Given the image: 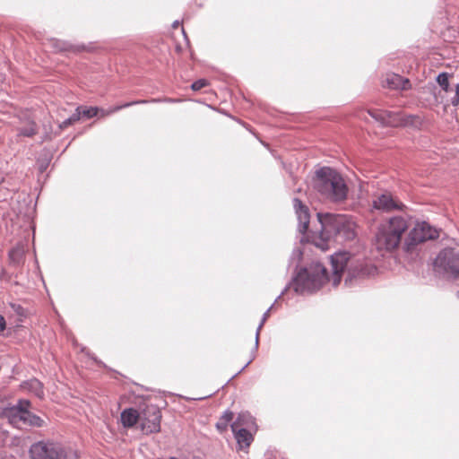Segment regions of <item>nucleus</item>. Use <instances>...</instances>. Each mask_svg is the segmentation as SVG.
<instances>
[{"label":"nucleus","mask_w":459,"mask_h":459,"mask_svg":"<svg viewBox=\"0 0 459 459\" xmlns=\"http://www.w3.org/2000/svg\"><path fill=\"white\" fill-rule=\"evenodd\" d=\"M293 207L298 219V230L302 235L301 243H311L321 250L328 249L331 240L343 244L353 241L357 237V224L348 214L317 212L319 231H308L310 222L309 209L300 199H293Z\"/></svg>","instance_id":"nucleus-1"},{"label":"nucleus","mask_w":459,"mask_h":459,"mask_svg":"<svg viewBox=\"0 0 459 459\" xmlns=\"http://www.w3.org/2000/svg\"><path fill=\"white\" fill-rule=\"evenodd\" d=\"M302 258L303 251L299 247H295L288 264V267L295 266V272L275 301H278L290 288L298 295L313 294L329 281L327 270L320 262H312L304 267H299Z\"/></svg>","instance_id":"nucleus-2"},{"label":"nucleus","mask_w":459,"mask_h":459,"mask_svg":"<svg viewBox=\"0 0 459 459\" xmlns=\"http://www.w3.org/2000/svg\"><path fill=\"white\" fill-rule=\"evenodd\" d=\"M331 264L333 268L332 281L334 287L340 283L342 273L344 272L346 273L344 285L347 287H354L360 281L376 274L377 272V268L369 261L352 256L346 251L333 254Z\"/></svg>","instance_id":"nucleus-3"},{"label":"nucleus","mask_w":459,"mask_h":459,"mask_svg":"<svg viewBox=\"0 0 459 459\" xmlns=\"http://www.w3.org/2000/svg\"><path fill=\"white\" fill-rule=\"evenodd\" d=\"M312 186L325 199L340 203L347 198L348 187L342 177L330 167H322L316 170L312 178Z\"/></svg>","instance_id":"nucleus-4"},{"label":"nucleus","mask_w":459,"mask_h":459,"mask_svg":"<svg viewBox=\"0 0 459 459\" xmlns=\"http://www.w3.org/2000/svg\"><path fill=\"white\" fill-rule=\"evenodd\" d=\"M407 220L403 216H394L388 223L380 228L377 235L378 244L386 250L396 248L401 243L403 234L408 230Z\"/></svg>","instance_id":"nucleus-5"},{"label":"nucleus","mask_w":459,"mask_h":459,"mask_svg":"<svg viewBox=\"0 0 459 459\" xmlns=\"http://www.w3.org/2000/svg\"><path fill=\"white\" fill-rule=\"evenodd\" d=\"M433 265L437 273L459 279V250L454 247L443 248L435 258Z\"/></svg>","instance_id":"nucleus-6"},{"label":"nucleus","mask_w":459,"mask_h":459,"mask_svg":"<svg viewBox=\"0 0 459 459\" xmlns=\"http://www.w3.org/2000/svg\"><path fill=\"white\" fill-rule=\"evenodd\" d=\"M30 405V401L19 400L16 405L5 407L3 410V415L13 422L19 420L31 427H42L44 420L39 416L29 411Z\"/></svg>","instance_id":"nucleus-7"},{"label":"nucleus","mask_w":459,"mask_h":459,"mask_svg":"<svg viewBox=\"0 0 459 459\" xmlns=\"http://www.w3.org/2000/svg\"><path fill=\"white\" fill-rule=\"evenodd\" d=\"M439 237V232L426 221L417 222L410 230L408 237L404 241V249L411 251L414 247L425 241L436 239Z\"/></svg>","instance_id":"nucleus-8"},{"label":"nucleus","mask_w":459,"mask_h":459,"mask_svg":"<svg viewBox=\"0 0 459 459\" xmlns=\"http://www.w3.org/2000/svg\"><path fill=\"white\" fill-rule=\"evenodd\" d=\"M32 459H65V449L56 443L39 441L30 448Z\"/></svg>","instance_id":"nucleus-9"},{"label":"nucleus","mask_w":459,"mask_h":459,"mask_svg":"<svg viewBox=\"0 0 459 459\" xmlns=\"http://www.w3.org/2000/svg\"><path fill=\"white\" fill-rule=\"evenodd\" d=\"M142 429L146 434L158 433L160 430L161 412L155 405H147L143 410Z\"/></svg>","instance_id":"nucleus-10"},{"label":"nucleus","mask_w":459,"mask_h":459,"mask_svg":"<svg viewBox=\"0 0 459 459\" xmlns=\"http://www.w3.org/2000/svg\"><path fill=\"white\" fill-rule=\"evenodd\" d=\"M372 207L383 212L402 211L405 205L391 193L385 192L372 201Z\"/></svg>","instance_id":"nucleus-11"},{"label":"nucleus","mask_w":459,"mask_h":459,"mask_svg":"<svg viewBox=\"0 0 459 459\" xmlns=\"http://www.w3.org/2000/svg\"><path fill=\"white\" fill-rule=\"evenodd\" d=\"M231 429L236 428H246V429L256 432L258 427L255 419L248 411H241L238 414L236 420L230 424Z\"/></svg>","instance_id":"nucleus-12"},{"label":"nucleus","mask_w":459,"mask_h":459,"mask_svg":"<svg viewBox=\"0 0 459 459\" xmlns=\"http://www.w3.org/2000/svg\"><path fill=\"white\" fill-rule=\"evenodd\" d=\"M231 430L234 434L235 439L237 440L239 450L248 448L254 441V436L252 434L253 430L246 429V428H236Z\"/></svg>","instance_id":"nucleus-13"},{"label":"nucleus","mask_w":459,"mask_h":459,"mask_svg":"<svg viewBox=\"0 0 459 459\" xmlns=\"http://www.w3.org/2000/svg\"><path fill=\"white\" fill-rule=\"evenodd\" d=\"M178 101H180V100L171 99V98H163V99L157 98V99H151V100H133V101H130V102H126V103H124L122 105L115 106V107L111 108L110 110L108 113L110 114V113L117 112V111H119V110H121L123 108H129V107H132V106H134V105H138V104L160 103V102L175 103V102H178Z\"/></svg>","instance_id":"nucleus-14"},{"label":"nucleus","mask_w":459,"mask_h":459,"mask_svg":"<svg viewBox=\"0 0 459 459\" xmlns=\"http://www.w3.org/2000/svg\"><path fill=\"white\" fill-rule=\"evenodd\" d=\"M140 414L134 408H126L120 414L121 424L124 428H133L138 421Z\"/></svg>","instance_id":"nucleus-15"},{"label":"nucleus","mask_w":459,"mask_h":459,"mask_svg":"<svg viewBox=\"0 0 459 459\" xmlns=\"http://www.w3.org/2000/svg\"><path fill=\"white\" fill-rule=\"evenodd\" d=\"M22 387L32 393L39 399H44L45 397L44 385L42 382L35 377L22 382Z\"/></svg>","instance_id":"nucleus-16"},{"label":"nucleus","mask_w":459,"mask_h":459,"mask_svg":"<svg viewBox=\"0 0 459 459\" xmlns=\"http://www.w3.org/2000/svg\"><path fill=\"white\" fill-rule=\"evenodd\" d=\"M385 82L386 86L393 90H404L406 89V84L410 83L408 79H404L397 74H387Z\"/></svg>","instance_id":"nucleus-17"},{"label":"nucleus","mask_w":459,"mask_h":459,"mask_svg":"<svg viewBox=\"0 0 459 459\" xmlns=\"http://www.w3.org/2000/svg\"><path fill=\"white\" fill-rule=\"evenodd\" d=\"M38 133V126L35 121L29 120L26 125L18 128V135L23 137H32Z\"/></svg>","instance_id":"nucleus-18"},{"label":"nucleus","mask_w":459,"mask_h":459,"mask_svg":"<svg viewBox=\"0 0 459 459\" xmlns=\"http://www.w3.org/2000/svg\"><path fill=\"white\" fill-rule=\"evenodd\" d=\"M233 416V412L230 411V410H227L220 417L219 420L215 425L216 429L220 433H223L228 429L229 424L232 420Z\"/></svg>","instance_id":"nucleus-19"},{"label":"nucleus","mask_w":459,"mask_h":459,"mask_svg":"<svg viewBox=\"0 0 459 459\" xmlns=\"http://www.w3.org/2000/svg\"><path fill=\"white\" fill-rule=\"evenodd\" d=\"M263 325H264V324H262L260 322V324L257 326V329H256V332H255V345H254V348L251 351L249 360L237 372V374L235 376H238L242 371H244L245 368L255 359L256 352H257V350H258V345H259V334H260V331H261Z\"/></svg>","instance_id":"nucleus-20"},{"label":"nucleus","mask_w":459,"mask_h":459,"mask_svg":"<svg viewBox=\"0 0 459 459\" xmlns=\"http://www.w3.org/2000/svg\"><path fill=\"white\" fill-rule=\"evenodd\" d=\"M402 114L399 112L388 111V116H385V119L383 126L399 127L402 126Z\"/></svg>","instance_id":"nucleus-21"},{"label":"nucleus","mask_w":459,"mask_h":459,"mask_svg":"<svg viewBox=\"0 0 459 459\" xmlns=\"http://www.w3.org/2000/svg\"><path fill=\"white\" fill-rule=\"evenodd\" d=\"M421 118L417 115H403L402 116V127H413L419 128L421 126Z\"/></svg>","instance_id":"nucleus-22"},{"label":"nucleus","mask_w":459,"mask_h":459,"mask_svg":"<svg viewBox=\"0 0 459 459\" xmlns=\"http://www.w3.org/2000/svg\"><path fill=\"white\" fill-rule=\"evenodd\" d=\"M9 259L13 264H20L24 255L23 246L21 244H17L13 247L8 253Z\"/></svg>","instance_id":"nucleus-23"},{"label":"nucleus","mask_w":459,"mask_h":459,"mask_svg":"<svg viewBox=\"0 0 459 459\" xmlns=\"http://www.w3.org/2000/svg\"><path fill=\"white\" fill-rule=\"evenodd\" d=\"M81 117V108H76L75 112L73 113L68 118L65 119L60 125V129H65L68 127L70 125L78 121Z\"/></svg>","instance_id":"nucleus-24"},{"label":"nucleus","mask_w":459,"mask_h":459,"mask_svg":"<svg viewBox=\"0 0 459 459\" xmlns=\"http://www.w3.org/2000/svg\"><path fill=\"white\" fill-rule=\"evenodd\" d=\"M448 78L449 74L446 72L440 73L436 78L437 82L444 91H447L449 89Z\"/></svg>","instance_id":"nucleus-25"},{"label":"nucleus","mask_w":459,"mask_h":459,"mask_svg":"<svg viewBox=\"0 0 459 459\" xmlns=\"http://www.w3.org/2000/svg\"><path fill=\"white\" fill-rule=\"evenodd\" d=\"M368 114L372 118H374L376 121L379 122L381 126H384V122L385 119V116H388V110H369Z\"/></svg>","instance_id":"nucleus-26"},{"label":"nucleus","mask_w":459,"mask_h":459,"mask_svg":"<svg viewBox=\"0 0 459 459\" xmlns=\"http://www.w3.org/2000/svg\"><path fill=\"white\" fill-rule=\"evenodd\" d=\"M60 49L61 50H74L75 52H81V51H84V50H89V48L85 46V45H76V46H74L68 42H62L61 43V46H60Z\"/></svg>","instance_id":"nucleus-27"},{"label":"nucleus","mask_w":459,"mask_h":459,"mask_svg":"<svg viewBox=\"0 0 459 459\" xmlns=\"http://www.w3.org/2000/svg\"><path fill=\"white\" fill-rule=\"evenodd\" d=\"M81 108V116L91 118L98 115L99 108L97 107H80Z\"/></svg>","instance_id":"nucleus-28"},{"label":"nucleus","mask_w":459,"mask_h":459,"mask_svg":"<svg viewBox=\"0 0 459 459\" xmlns=\"http://www.w3.org/2000/svg\"><path fill=\"white\" fill-rule=\"evenodd\" d=\"M208 85L206 79H198L191 84V89L195 91H199Z\"/></svg>","instance_id":"nucleus-29"},{"label":"nucleus","mask_w":459,"mask_h":459,"mask_svg":"<svg viewBox=\"0 0 459 459\" xmlns=\"http://www.w3.org/2000/svg\"><path fill=\"white\" fill-rule=\"evenodd\" d=\"M50 158L48 157H46L44 159H39L38 160V163H39V170L40 173H43L47 170L48 167L49 166V163H50Z\"/></svg>","instance_id":"nucleus-30"},{"label":"nucleus","mask_w":459,"mask_h":459,"mask_svg":"<svg viewBox=\"0 0 459 459\" xmlns=\"http://www.w3.org/2000/svg\"><path fill=\"white\" fill-rule=\"evenodd\" d=\"M11 307L13 310L19 316H25V309L24 307L20 304L12 303Z\"/></svg>","instance_id":"nucleus-31"},{"label":"nucleus","mask_w":459,"mask_h":459,"mask_svg":"<svg viewBox=\"0 0 459 459\" xmlns=\"http://www.w3.org/2000/svg\"><path fill=\"white\" fill-rule=\"evenodd\" d=\"M277 301L274 300L273 304L271 305V307L264 313L263 316H262V319H261V323L262 324H264L265 321L267 320L268 316H269V313L271 311V309L273 307L274 304L276 303Z\"/></svg>","instance_id":"nucleus-32"},{"label":"nucleus","mask_w":459,"mask_h":459,"mask_svg":"<svg viewBox=\"0 0 459 459\" xmlns=\"http://www.w3.org/2000/svg\"><path fill=\"white\" fill-rule=\"evenodd\" d=\"M6 327V323L4 317L0 315V332H3Z\"/></svg>","instance_id":"nucleus-33"},{"label":"nucleus","mask_w":459,"mask_h":459,"mask_svg":"<svg viewBox=\"0 0 459 459\" xmlns=\"http://www.w3.org/2000/svg\"><path fill=\"white\" fill-rule=\"evenodd\" d=\"M451 104L454 107H456L459 105V97L455 94V96L451 99Z\"/></svg>","instance_id":"nucleus-34"},{"label":"nucleus","mask_w":459,"mask_h":459,"mask_svg":"<svg viewBox=\"0 0 459 459\" xmlns=\"http://www.w3.org/2000/svg\"><path fill=\"white\" fill-rule=\"evenodd\" d=\"M91 358H92V359H94L98 364L102 365L103 367H106V365H105L102 361H100H100H99V360H97V359H96V358H94V357H91Z\"/></svg>","instance_id":"nucleus-35"},{"label":"nucleus","mask_w":459,"mask_h":459,"mask_svg":"<svg viewBox=\"0 0 459 459\" xmlns=\"http://www.w3.org/2000/svg\"><path fill=\"white\" fill-rule=\"evenodd\" d=\"M179 26V21H175L172 24L173 28H178Z\"/></svg>","instance_id":"nucleus-36"},{"label":"nucleus","mask_w":459,"mask_h":459,"mask_svg":"<svg viewBox=\"0 0 459 459\" xmlns=\"http://www.w3.org/2000/svg\"><path fill=\"white\" fill-rule=\"evenodd\" d=\"M182 33H183V35H184L185 39H186V40H188V39H187V36H186V32H185L184 29H182Z\"/></svg>","instance_id":"nucleus-37"},{"label":"nucleus","mask_w":459,"mask_h":459,"mask_svg":"<svg viewBox=\"0 0 459 459\" xmlns=\"http://www.w3.org/2000/svg\"><path fill=\"white\" fill-rule=\"evenodd\" d=\"M237 373H235L230 379H228V382H230L231 379H233L234 377H236L237 376H235Z\"/></svg>","instance_id":"nucleus-38"},{"label":"nucleus","mask_w":459,"mask_h":459,"mask_svg":"<svg viewBox=\"0 0 459 459\" xmlns=\"http://www.w3.org/2000/svg\"><path fill=\"white\" fill-rule=\"evenodd\" d=\"M3 81V77L2 75L0 74V82Z\"/></svg>","instance_id":"nucleus-39"},{"label":"nucleus","mask_w":459,"mask_h":459,"mask_svg":"<svg viewBox=\"0 0 459 459\" xmlns=\"http://www.w3.org/2000/svg\"><path fill=\"white\" fill-rule=\"evenodd\" d=\"M458 298H459V290H458Z\"/></svg>","instance_id":"nucleus-40"}]
</instances>
